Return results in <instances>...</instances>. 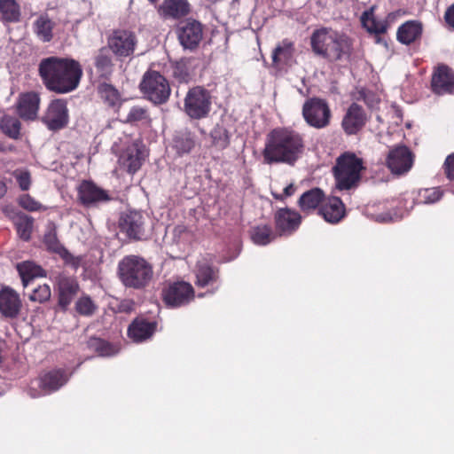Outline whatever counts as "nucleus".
Instances as JSON below:
<instances>
[{
    "mask_svg": "<svg viewBox=\"0 0 454 454\" xmlns=\"http://www.w3.org/2000/svg\"><path fill=\"white\" fill-rule=\"evenodd\" d=\"M276 226L283 233L294 231L301 223V215L288 208L278 210L275 216Z\"/></svg>",
    "mask_w": 454,
    "mask_h": 454,
    "instance_id": "25",
    "label": "nucleus"
},
{
    "mask_svg": "<svg viewBox=\"0 0 454 454\" xmlns=\"http://www.w3.org/2000/svg\"><path fill=\"white\" fill-rule=\"evenodd\" d=\"M208 90L196 86L188 90L184 98V111L193 120L206 118L211 110L212 100Z\"/></svg>",
    "mask_w": 454,
    "mask_h": 454,
    "instance_id": "7",
    "label": "nucleus"
},
{
    "mask_svg": "<svg viewBox=\"0 0 454 454\" xmlns=\"http://www.w3.org/2000/svg\"><path fill=\"white\" fill-rule=\"evenodd\" d=\"M149 115L147 113V109L142 106H135L130 108L128 115L127 121L128 122H137L148 121Z\"/></svg>",
    "mask_w": 454,
    "mask_h": 454,
    "instance_id": "46",
    "label": "nucleus"
},
{
    "mask_svg": "<svg viewBox=\"0 0 454 454\" xmlns=\"http://www.w3.org/2000/svg\"><path fill=\"white\" fill-rule=\"evenodd\" d=\"M42 121L48 129L51 131L64 129L69 121V114L66 100H52L43 114Z\"/></svg>",
    "mask_w": 454,
    "mask_h": 454,
    "instance_id": "12",
    "label": "nucleus"
},
{
    "mask_svg": "<svg viewBox=\"0 0 454 454\" xmlns=\"http://www.w3.org/2000/svg\"><path fill=\"white\" fill-rule=\"evenodd\" d=\"M145 158L144 150L137 143H134L121 154L119 162L129 173L133 174L141 168Z\"/></svg>",
    "mask_w": 454,
    "mask_h": 454,
    "instance_id": "21",
    "label": "nucleus"
},
{
    "mask_svg": "<svg viewBox=\"0 0 454 454\" xmlns=\"http://www.w3.org/2000/svg\"><path fill=\"white\" fill-rule=\"evenodd\" d=\"M117 272L122 285L133 289L145 288L153 277L152 264L135 254L124 256L118 263Z\"/></svg>",
    "mask_w": 454,
    "mask_h": 454,
    "instance_id": "4",
    "label": "nucleus"
},
{
    "mask_svg": "<svg viewBox=\"0 0 454 454\" xmlns=\"http://www.w3.org/2000/svg\"><path fill=\"white\" fill-rule=\"evenodd\" d=\"M195 273L196 284L202 287L215 282L218 278L217 270L205 258L198 261Z\"/></svg>",
    "mask_w": 454,
    "mask_h": 454,
    "instance_id": "31",
    "label": "nucleus"
},
{
    "mask_svg": "<svg viewBox=\"0 0 454 454\" xmlns=\"http://www.w3.org/2000/svg\"><path fill=\"white\" fill-rule=\"evenodd\" d=\"M137 44L134 32L126 29L114 30L107 38V48L117 58H129L133 55Z\"/></svg>",
    "mask_w": 454,
    "mask_h": 454,
    "instance_id": "10",
    "label": "nucleus"
},
{
    "mask_svg": "<svg viewBox=\"0 0 454 454\" xmlns=\"http://www.w3.org/2000/svg\"><path fill=\"white\" fill-rule=\"evenodd\" d=\"M13 176L22 191H27L29 189L31 184V176L28 171L20 169L15 170L13 172Z\"/></svg>",
    "mask_w": 454,
    "mask_h": 454,
    "instance_id": "47",
    "label": "nucleus"
},
{
    "mask_svg": "<svg viewBox=\"0 0 454 454\" xmlns=\"http://www.w3.org/2000/svg\"><path fill=\"white\" fill-rule=\"evenodd\" d=\"M77 199L82 206L91 207L109 201L111 197L106 190L92 181L84 180L77 187Z\"/></svg>",
    "mask_w": 454,
    "mask_h": 454,
    "instance_id": "13",
    "label": "nucleus"
},
{
    "mask_svg": "<svg viewBox=\"0 0 454 454\" xmlns=\"http://www.w3.org/2000/svg\"><path fill=\"white\" fill-rule=\"evenodd\" d=\"M431 88L436 95L454 93V71L446 65H439L434 71Z\"/></svg>",
    "mask_w": 454,
    "mask_h": 454,
    "instance_id": "16",
    "label": "nucleus"
},
{
    "mask_svg": "<svg viewBox=\"0 0 454 454\" xmlns=\"http://www.w3.org/2000/svg\"><path fill=\"white\" fill-rule=\"evenodd\" d=\"M151 2H156L157 0H150Z\"/></svg>",
    "mask_w": 454,
    "mask_h": 454,
    "instance_id": "56",
    "label": "nucleus"
},
{
    "mask_svg": "<svg viewBox=\"0 0 454 454\" xmlns=\"http://www.w3.org/2000/svg\"><path fill=\"white\" fill-rule=\"evenodd\" d=\"M193 298L194 290L192 286L184 281L172 283L163 291V300L170 307L186 305Z\"/></svg>",
    "mask_w": 454,
    "mask_h": 454,
    "instance_id": "14",
    "label": "nucleus"
},
{
    "mask_svg": "<svg viewBox=\"0 0 454 454\" xmlns=\"http://www.w3.org/2000/svg\"><path fill=\"white\" fill-rule=\"evenodd\" d=\"M33 217L25 215V214H18L15 220L14 224L17 229V232L19 236L24 239L28 240L31 236L32 228H33Z\"/></svg>",
    "mask_w": 454,
    "mask_h": 454,
    "instance_id": "38",
    "label": "nucleus"
},
{
    "mask_svg": "<svg viewBox=\"0 0 454 454\" xmlns=\"http://www.w3.org/2000/svg\"><path fill=\"white\" fill-rule=\"evenodd\" d=\"M319 213L326 222L335 223L344 216V205L340 198L333 197L320 208Z\"/></svg>",
    "mask_w": 454,
    "mask_h": 454,
    "instance_id": "29",
    "label": "nucleus"
},
{
    "mask_svg": "<svg viewBox=\"0 0 454 454\" xmlns=\"http://www.w3.org/2000/svg\"><path fill=\"white\" fill-rule=\"evenodd\" d=\"M19 204L27 211H38L42 208V204L36 201L29 194H23L19 199Z\"/></svg>",
    "mask_w": 454,
    "mask_h": 454,
    "instance_id": "48",
    "label": "nucleus"
},
{
    "mask_svg": "<svg viewBox=\"0 0 454 454\" xmlns=\"http://www.w3.org/2000/svg\"><path fill=\"white\" fill-rule=\"evenodd\" d=\"M367 115L357 103H352L341 121V127L347 135L357 134L366 124Z\"/></svg>",
    "mask_w": 454,
    "mask_h": 454,
    "instance_id": "17",
    "label": "nucleus"
},
{
    "mask_svg": "<svg viewBox=\"0 0 454 454\" xmlns=\"http://www.w3.org/2000/svg\"><path fill=\"white\" fill-rule=\"evenodd\" d=\"M195 142L190 132H182L174 138V147L179 154L188 153L194 147Z\"/></svg>",
    "mask_w": 454,
    "mask_h": 454,
    "instance_id": "39",
    "label": "nucleus"
},
{
    "mask_svg": "<svg viewBox=\"0 0 454 454\" xmlns=\"http://www.w3.org/2000/svg\"><path fill=\"white\" fill-rule=\"evenodd\" d=\"M446 23L454 30V4H451L444 13Z\"/></svg>",
    "mask_w": 454,
    "mask_h": 454,
    "instance_id": "53",
    "label": "nucleus"
},
{
    "mask_svg": "<svg viewBox=\"0 0 454 454\" xmlns=\"http://www.w3.org/2000/svg\"><path fill=\"white\" fill-rule=\"evenodd\" d=\"M59 256L64 260L65 263L77 269L82 262V257L74 256L70 254L65 247L59 253Z\"/></svg>",
    "mask_w": 454,
    "mask_h": 454,
    "instance_id": "51",
    "label": "nucleus"
},
{
    "mask_svg": "<svg viewBox=\"0 0 454 454\" xmlns=\"http://www.w3.org/2000/svg\"><path fill=\"white\" fill-rule=\"evenodd\" d=\"M144 217L140 212L129 211L120 220L121 231L129 239H140L144 234Z\"/></svg>",
    "mask_w": 454,
    "mask_h": 454,
    "instance_id": "20",
    "label": "nucleus"
},
{
    "mask_svg": "<svg viewBox=\"0 0 454 454\" xmlns=\"http://www.w3.org/2000/svg\"><path fill=\"white\" fill-rule=\"evenodd\" d=\"M211 137L215 146L223 149L226 148L230 144V137L227 129L217 125L211 131Z\"/></svg>",
    "mask_w": 454,
    "mask_h": 454,
    "instance_id": "42",
    "label": "nucleus"
},
{
    "mask_svg": "<svg viewBox=\"0 0 454 454\" xmlns=\"http://www.w3.org/2000/svg\"><path fill=\"white\" fill-rule=\"evenodd\" d=\"M93 66L97 75L106 80L110 79L114 70V64L111 51L106 46L101 47L95 52Z\"/></svg>",
    "mask_w": 454,
    "mask_h": 454,
    "instance_id": "22",
    "label": "nucleus"
},
{
    "mask_svg": "<svg viewBox=\"0 0 454 454\" xmlns=\"http://www.w3.org/2000/svg\"><path fill=\"white\" fill-rule=\"evenodd\" d=\"M160 11L165 17L178 19L189 13L190 4L187 0H164Z\"/></svg>",
    "mask_w": 454,
    "mask_h": 454,
    "instance_id": "30",
    "label": "nucleus"
},
{
    "mask_svg": "<svg viewBox=\"0 0 454 454\" xmlns=\"http://www.w3.org/2000/svg\"><path fill=\"white\" fill-rule=\"evenodd\" d=\"M422 24L418 20H409L402 24L396 32L397 40L405 45H410L420 38Z\"/></svg>",
    "mask_w": 454,
    "mask_h": 454,
    "instance_id": "26",
    "label": "nucleus"
},
{
    "mask_svg": "<svg viewBox=\"0 0 454 454\" xmlns=\"http://www.w3.org/2000/svg\"><path fill=\"white\" fill-rule=\"evenodd\" d=\"M325 194L319 188H313L304 192L299 199V206L303 211L316 209L322 202Z\"/></svg>",
    "mask_w": 454,
    "mask_h": 454,
    "instance_id": "35",
    "label": "nucleus"
},
{
    "mask_svg": "<svg viewBox=\"0 0 454 454\" xmlns=\"http://www.w3.org/2000/svg\"><path fill=\"white\" fill-rule=\"evenodd\" d=\"M362 158L353 153H344L336 160L333 168L336 180V188L339 190H349L357 185L361 178V171L364 169Z\"/></svg>",
    "mask_w": 454,
    "mask_h": 454,
    "instance_id": "5",
    "label": "nucleus"
},
{
    "mask_svg": "<svg viewBox=\"0 0 454 454\" xmlns=\"http://www.w3.org/2000/svg\"><path fill=\"white\" fill-rule=\"evenodd\" d=\"M414 155L407 146L397 145L389 150L386 164L392 174L402 176L411 170Z\"/></svg>",
    "mask_w": 454,
    "mask_h": 454,
    "instance_id": "11",
    "label": "nucleus"
},
{
    "mask_svg": "<svg viewBox=\"0 0 454 454\" xmlns=\"http://www.w3.org/2000/svg\"><path fill=\"white\" fill-rule=\"evenodd\" d=\"M22 301L20 294L11 287L0 290V315L4 319H15L20 314Z\"/></svg>",
    "mask_w": 454,
    "mask_h": 454,
    "instance_id": "15",
    "label": "nucleus"
},
{
    "mask_svg": "<svg viewBox=\"0 0 454 454\" xmlns=\"http://www.w3.org/2000/svg\"><path fill=\"white\" fill-rule=\"evenodd\" d=\"M87 346L89 349L97 352L101 356H109L116 353L108 342L99 338H90L87 342Z\"/></svg>",
    "mask_w": 454,
    "mask_h": 454,
    "instance_id": "41",
    "label": "nucleus"
},
{
    "mask_svg": "<svg viewBox=\"0 0 454 454\" xmlns=\"http://www.w3.org/2000/svg\"><path fill=\"white\" fill-rule=\"evenodd\" d=\"M59 286V304L67 308L79 290V285L75 278L59 275L57 279Z\"/></svg>",
    "mask_w": 454,
    "mask_h": 454,
    "instance_id": "23",
    "label": "nucleus"
},
{
    "mask_svg": "<svg viewBox=\"0 0 454 454\" xmlns=\"http://www.w3.org/2000/svg\"><path fill=\"white\" fill-rule=\"evenodd\" d=\"M98 92L100 98L107 106L111 107H116L121 105V94L119 93L118 90L112 84L106 82L99 84L98 87Z\"/></svg>",
    "mask_w": 454,
    "mask_h": 454,
    "instance_id": "37",
    "label": "nucleus"
},
{
    "mask_svg": "<svg viewBox=\"0 0 454 454\" xmlns=\"http://www.w3.org/2000/svg\"><path fill=\"white\" fill-rule=\"evenodd\" d=\"M313 51L330 60L340 59L349 54L351 43L343 34L328 28H321L313 32L310 38Z\"/></svg>",
    "mask_w": 454,
    "mask_h": 454,
    "instance_id": "3",
    "label": "nucleus"
},
{
    "mask_svg": "<svg viewBox=\"0 0 454 454\" xmlns=\"http://www.w3.org/2000/svg\"><path fill=\"white\" fill-rule=\"evenodd\" d=\"M51 295V292L50 286L44 284L35 288L33 293L30 294L29 299L33 301L43 303L50 300Z\"/></svg>",
    "mask_w": 454,
    "mask_h": 454,
    "instance_id": "45",
    "label": "nucleus"
},
{
    "mask_svg": "<svg viewBox=\"0 0 454 454\" xmlns=\"http://www.w3.org/2000/svg\"><path fill=\"white\" fill-rule=\"evenodd\" d=\"M44 244L47 248L54 253L59 254L64 247L59 241L54 231H49L44 235Z\"/></svg>",
    "mask_w": 454,
    "mask_h": 454,
    "instance_id": "49",
    "label": "nucleus"
},
{
    "mask_svg": "<svg viewBox=\"0 0 454 454\" xmlns=\"http://www.w3.org/2000/svg\"><path fill=\"white\" fill-rule=\"evenodd\" d=\"M69 376L64 370L56 369L50 371L33 380L28 388V395L32 398H37L51 394L59 389L68 381Z\"/></svg>",
    "mask_w": 454,
    "mask_h": 454,
    "instance_id": "8",
    "label": "nucleus"
},
{
    "mask_svg": "<svg viewBox=\"0 0 454 454\" xmlns=\"http://www.w3.org/2000/svg\"><path fill=\"white\" fill-rule=\"evenodd\" d=\"M354 99L364 101L369 107H374L380 101L378 96L371 91L364 89L358 90L354 93Z\"/></svg>",
    "mask_w": 454,
    "mask_h": 454,
    "instance_id": "44",
    "label": "nucleus"
},
{
    "mask_svg": "<svg viewBox=\"0 0 454 454\" xmlns=\"http://www.w3.org/2000/svg\"><path fill=\"white\" fill-rule=\"evenodd\" d=\"M272 65L278 68L284 67H291L294 60V47L293 43L287 41H283L272 51Z\"/></svg>",
    "mask_w": 454,
    "mask_h": 454,
    "instance_id": "27",
    "label": "nucleus"
},
{
    "mask_svg": "<svg viewBox=\"0 0 454 454\" xmlns=\"http://www.w3.org/2000/svg\"><path fill=\"white\" fill-rule=\"evenodd\" d=\"M305 150L303 136L289 129H275L267 136L262 151L267 164L285 163L294 165Z\"/></svg>",
    "mask_w": 454,
    "mask_h": 454,
    "instance_id": "2",
    "label": "nucleus"
},
{
    "mask_svg": "<svg viewBox=\"0 0 454 454\" xmlns=\"http://www.w3.org/2000/svg\"><path fill=\"white\" fill-rule=\"evenodd\" d=\"M445 174L449 179H454V153L449 155L444 162Z\"/></svg>",
    "mask_w": 454,
    "mask_h": 454,
    "instance_id": "52",
    "label": "nucleus"
},
{
    "mask_svg": "<svg viewBox=\"0 0 454 454\" xmlns=\"http://www.w3.org/2000/svg\"><path fill=\"white\" fill-rule=\"evenodd\" d=\"M140 88L145 97L155 105L166 103L171 92L167 79L156 71H149L144 74Z\"/></svg>",
    "mask_w": 454,
    "mask_h": 454,
    "instance_id": "6",
    "label": "nucleus"
},
{
    "mask_svg": "<svg viewBox=\"0 0 454 454\" xmlns=\"http://www.w3.org/2000/svg\"><path fill=\"white\" fill-rule=\"evenodd\" d=\"M77 312L83 316H91L97 309V306L90 297L82 296L75 303Z\"/></svg>",
    "mask_w": 454,
    "mask_h": 454,
    "instance_id": "43",
    "label": "nucleus"
},
{
    "mask_svg": "<svg viewBox=\"0 0 454 454\" xmlns=\"http://www.w3.org/2000/svg\"><path fill=\"white\" fill-rule=\"evenodd\" d=\"M155 329L156 323L137 318L129 326L128 335L135 342H141L151 338Z\"/></svg>",
    "mask_w": 454,
    "mask_h": 454,
    "instance_id": "24",
    "label": "nucleus"
},
{
    "mask_svg": "<svg viewBox=\"0 0 454 454\" xmlns=\"http://www.w3.org/2000/svg\"><path fill=\"white\" fill-rule=\"evenodd\" d=\"M294 191H295V187L291 184L284 189V194H285V196L288 197V196L293 195L294 193Z\"/></svg>",
    "mask_w": 454,
    "mask_h": 454,
    "instance_id": "54",
    "label": "nucleus"
},
{
    "mask_svg": "<svg viewBox=\"0 0 454 454\" xmlns=\"http://www.w3.org/2000/svg\"><path fill=\"white\" fill-rule=\"evenodd\" d=\"M251 238L256 245L265 246L273 240L274 234L268 225H259L253 229Z\"/></svg>",
    "mask_w": 454,
    "mask_h": 454,
    "instance_id": "40",
    "label": "nucleus"
},
{
    "mask_svg": "<svg viewBox=\"0 0 454 454\" xmlns=\"http://www.w3.org/2000/svg\"><path fill=\"white\" fill-rule=\"evenodd\" d=\"M6 193V185L5 184L0 180V198L4 197Z\"/></svg>",
    "mask_w": 454,
    "mask_h": 454,
    "instance_id": "55",
    "label": "nucleus"
},
{
    "mask_svg": "<svg viewBox=\"0 0 454 454\" xmlns=\"http://www.w3.org/2000/svg\"><path fill=\"white\" fill-rule=\"evenodd\" d=\"M0 17L4 23L19 22L21 10L17 0H0Z\"/></svg>",
    "mask_w": 454,
    "mask_h": 454,
    "instance_id": "32",
    "label": "nucleus"
},
{
    "mask_svg": "<svg viewBox=\"0 0 454 454\" xmlns=\"http://www.w3.org/2000/svg\"><path fill=\"white\" fill-rule=\"evenodd\" d=\"M17 270L24 286H27L28 282L35 278L45 276V271L39 265L30 261L18 263Z\"/></svg>",
    "mask_w": 454,
    "mask_h": 454,
    "instance_id": "33",
    "label": "nucleus"
},
{
    "mask_svg": "<svg viewBox=\"0 0 454 454\" xmlns=\"http://www.w3.org/2000/svg\"><path fill=\"white\" fill-rule=\"evenodd\" d=\"M363 27L371 34L380 35L386 33L387 25L383 20H377L373 16V8L365 11L361 16Z\"/></svg>",
    "mask_w": 454,
    "mask_h": 454,
    "instance_id": "36",
    "label": "nucleus"
},
{
    "mask_svg": "<svg viewBox=\"0 0 454 454\" xmlns=\"http://www.w3.org/2000/svg\"><path fill=\"white\" fill-rule=\"evenodd\" d=\"M302 116L309 126L320 129L330 124L332 114L325 100L311 98L303 104Z\"/></svg>",
    "mask_w": 454,
    "mask_h": 454,
    "instance_id": "9",
    "label": "nucleus"
},
{
    "mask_svg": "<svg viewBox=\"0 0 454 454\" xmlns=\"http://www.w3.org/2000/svg\"><path fill=\"white\" fill-rule=\"evenodd\" d=\"M40 96L35 91L21 93L16 103L17 114L24 121H35L38 116Z\"/></svg>",
    "mask_w": 454,
    "mask_h": 454,
    "instance_id": "18",
    "label": "nucleus"
},
{
    "mask_svg": "<svg viewBox=\"0 0 454 454\" xmlns=\"http://www.w3.org/2000/svg\"><path fill=\"white\" fill-rule=\"evenodd\" d=\"M442 193L438 188L426 189L420 192L422 202L425 204H432L438 201Z\"/></svg>",
    "mask_w": 454,
    "mask_h": 454,
    "instance_id": "50",
    "label": "nucleus"
},
{
    "mask_svg": "<svg viewBox=\"0 0 454 454\" xmlns=\"http://www.w3.org/2000/svg\"><path fill=\"white\" fill-rule=\"evenodd\" d=\"M202 35V26L196 20H188L178 28V39L184 49L197 48Z\"/></svg>",
    "mask_w": 454,
    "mask_h": 454,
    "instance_id": "19",
    "label": "nucleus"
},
{
    "mask_svg": "<svg viewBox=\"0 0 454 454\" xmlns=\"http://www.w3.org/2000/svg\"><path fill=\"white\" fill-rule=\"evenodd\" d=\"M38 72L45 87L59 94L74 90L82 76L81 64L71 58L43 59L40 61Z\"/></svg>",
    "mask_w": 454,
    "mask_h": 454,
    "instance_id": "1",
    "label": "nucleus"
},
{
    "mask_svg": "<svg viewBox=\"0 0 454 454\" xmlns=\"http://www.w3.org/2000/svg\"><path fill=\"white\" fill-rule=\"evenodd\" d=\"M0 130L12 139H20L21 137V122L17 117L3 115L0 119Z\"/></svg>",
    "mask_w": 454,
    "mask_h": 454,
    "instance_id": "34",
    "label": "nucleus"
},
{
    "mask_svg": "<svg viewBox=\"0 0 454 454\" xmlns=\"http://www.w3.org/2000/svg\"><path fill=\"white\" fill-rule=\"evenodd\" d=\"M55 22L47 13H41L33 23V31L43 43H49L53 38Z\"/></svg>",
    "mask_w": 454,
    "mask_h": 454,
    "instance_id": "28",
    "label": "nucleus"
}]
</instances>
